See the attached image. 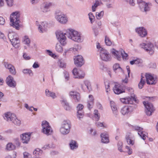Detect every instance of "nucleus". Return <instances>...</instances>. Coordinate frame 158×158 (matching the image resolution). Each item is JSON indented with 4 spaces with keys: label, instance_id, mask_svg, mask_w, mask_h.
Returning <instances> with one entry per match:
<instances>
[{
    "label": "nucleus",
    "instance_id": "55",
    "mask_svg": "<svg viewBox=\"0 0 158 158\" xmlns=\"http://www.w3.org/2000/svg\"><path fill=\"white\" fill-rule=\"evenodd\" d=\"M120 67L119 64L118 63L114 64L113 66V69L116 73L117 72V70Z\"/></svg>",
    "mask_w": 158,
    "mask_h": 158
},
{
    "label": "nucleus",
    "instance_id": "59",
    "mask_svg": "<svg viewBox=\"0 0 158 158\" xmlns=\"http://www.w3.org/2000/svg\"><path fill=\"white\" fill-rule=\"evenodd\" d=\"M99 68L100 69L103 71H105L107 70L104 64L102 63L100 64L99 65Z\"/></svg>",
    "mask_w": 158,
    "mask_h": 158
},
{
    "label": "nucleus",
    "instance_id": "47",
    "mask_svg": "<svg viewBox=\"0 0 158 158\" xmlns=\"http://www.w3.org/2000/svg\"><path fill=\"white\" fill-rule=\"evenodd\" d=\"M88 15L89 16V20L90 21L91 23H93L94 21L95 17L93 15V14L92 13H89L88 14Z\"/></svg>",
    "mask_w": 158,
    "mask_h": 158
},
{
    "label": "nucleus",
    "instance_id": "51",
    "mask_svg": "<svg viewBox=\"0 0 158 158\" xmlns=\"http://www.w3.org/2000/svg\"><path fill=\"white\" fill-rule=\"evenodd\" d=\"M78 93L76 91H71L69 93L70 96L73 98Z\"/></svg>",
    "mask_w": 158,
    "mask_h": 158
},
{
    "label": "nucleus",
    "instance_id": "16",
    "mask_svg": "<svg viewBox=\"0 0 158 158\" xmlns=\"http://www.w3.org/2000/svg\"><path fill=\"white\" fill-rule=\"evenodd\" d=\"M31 133L27 132L20 135V137L22 142L24 144H28L30 141Z\"/></svg>",
    "mask_w": 158,
    "mask_h": 158
},
{
    "label": "nucleus",
    "instance_id": "41",
    "mask_svg": "<svg viewBox=\"0 0 158 158\" xmlns=\"http://www.w3.org/2000/svg\"><path fill=\"white\" fill-rule=\"evenodd\" d=\"M143 77L141 76V80L138 84V86L140 89H141L143 88L144 85L145 83V79H143Z\"/></svg>",
    "mask_w": 158,
    "mask_h": 158
},
{
    "label": "nucleus",
    "instance_id": "10",
    "mask_svg": "<svg viewBox=\"0 0 158 158\" xmlns=\"http://www.w3.org/2000/svg\"><path fill=\"white\" fill-rule=\"evenodd\" d=\"M143 103L145 108V112L146 114L148 116H151L155 110L153 104L147 101H144Z\"/></svg>",
    "mask_w": 158,
    "mask_h": 158
},
{
    "label": "nucleus",
    "instance_id": "4",
    "mask_svg": "<svg viewBox=\"0 0 158 158\" xmlns=\"http://www.w3.org/2000/svg\"><path fill=\"white\" fill-rule=\"evenodd\" d=\"M4 119L7 121H11L15 125L20 126L21 121L18 119L15 114L10 112H7L4 114Z\"/></svg>",
    "mask_w": 158,
    "mask_h": 158
},
{
    "label": "nucleus",
    "instance_id": "30",
    "mask_svg": "<svg viewBox=\"0 0 158 158\" xmlns=\"http://www.w3.org/2000/svg\"><path fill=\"white\" fill-rule=\"evenodd\" d=\"M89 99L88 100L87 106L88 109L90 110L93 107L94 99L93 96L91 95H89Z\"/></svg>",
    "mask_w": 158,
    "mask_h": 158
},
{
    "label": "nucleus",
    "instance_id": "31",
    "mask_svg": "<svg viewBox=\"0 0 158 158\" xmlns=\"http://www.w3.org/2000/svg\"><path fill=\"white\" fill-rule=\"evenodd\" d=\"M69 146L70 149L72 150H74L77 148L78 144L76 141L72 140L69 143Z\"/></svg>",
    "mask_w": 158,
    "mask_h": 158
},
{
    "label": "nucleus",
    "instance_id": "19",
    "mask_svg": "<svg viewBox=\"0 0 158 158\" xmlns=\"http://www.w3.org/2000/svg\"><path fill=\"white\" fill-rule=\"evenodd\" d=\"M132 129L133 130L138 131V134L143 140L146 139V137L147 136V135L148 134L142 131L143 128H142L137 126H135L133 127Z\"/></svg>",
    "mask_w": 158,
    "mask_h": 158
},
{
    "label": "nucleus",
    "instance_id": "25",
    "mask_svg": "<svg viewBox=\"0 0 158 158\" xmlns=\"http://www.w3.org/2000/svg\"><path fill=\"white\" fill-rule=\"evenodd\" d=\"M84 107L83 105L81 104H79L77 107V115L78 118L80 119L82 118L84 115V113L82 111Z\"/></svg>",
    "mask_w": 158,
    "mask_h": 158
},
{
    "label": "nucleus",
    "instance_id": "11",
    "mask_svg": "<svg viewBox=\"0 0 158 158\" xmlns=\"http://www.w3.org/2000/svg\"><path fill=\"white\" fill-rule=\"evenodd\" d=\"M145 76L146 78L147 83L148 85H152L155 84L157 81L156 77L149 73H146Z\"/></svg>",
    "mask_w": 158,
    "mask_h": 158
},
{
    "label": "nucleus",
    "instance_id": "58",
    "mask_svg": "<svg viewBox=\"0 0 158 158\" xmlns=\"http://www.w3.org/2000/svg\"><path fill=\"white\" fill-rule=\"evenodd\" d=\"M121 55H122L123 59H126L127 58L128 55L124 51H122L121 52Z\"/></svg>",
    "mask_w": 158,
    "mask_h": 158
},
{
    "label": "nucleus",
    "instance_id": "24",
    "mask_svg": "<svg viewBox=\"0 0 158 158\" xmlns=\"http://www.w3.org/2000/svg\"><path fill=\"white\" fill-rule=\"evenodd\" d=\"M113 90L115 94H119L124 92L121 86L119 84L116 83L113 88Z\"/></svg>",
    "mask_w": 158,
    "mask_h": 158
},
{
    "label": "nucleus",
    "instance_id": "50",
    "mask_svg": "<svg viewBox=\"0 0 158 158\" xmlns=\"http://www.w3.org/2000/svg\"><path fill=\"white\" fill-rule=\"evenodd\" d=\"M125 148L127 149L126 152L128 153L129 155H130L132 153V150L128 146H125Z\"/></svg>",
    "mask_w": 158,
    "mask_h": 158
},
{
    "label": "nucleus",
    "instance_id": "48",
    "mask_svg": "<svg viewBox=\"0 0 158 158\" xmlns=\"http://www.w3.org/2000/svg\"><path fill=\"white\" fill-rule=\"evenodd\" d=\"M76 102H79L80 100L81 97L80 94L78 93L76 96L73 98Z\"/></svg>",
    "mask_w": 158,
    "mask_h": 158
},
{
    "label": "nucleus",
    "instance_id": "57",
    "mask_svg": "<svg viewBox=\"0 0 158 158\" xmlns=\"http://www.w3.org/2000/svg\"><path fill=\"white\" fill-rule=\"evenodd\" d=\"M96 46L98 50V51H100V52H101L102 50H105L101 47L100 44L98 43H97Z\"/></svg>",
    "mask_w": 158,
    "mask_h": 158
},
{
    "label": "nucleus",
    "instance_id": "34",
    "mask_svg": "<svg viewBox=\"0 0 158 158\" xmlns=\"http://www.w3.org/2000/svg\"><path fill=\"white\" fill-rule=\"evenodd\" d=\"M46 96L47 97H50L52 99H55L57 97L56 94L52 92L49 91L48 89H46L45 90Z\"/></svg>",
    "mask_w": 158,
    "mask_h": 158
},
{
    "label": "nucleus",
    "instance_id": "33",
    "mask_svg": "<svg viewBox=\"0 0 158 158\" xmlns=\"http://www.w3.org/2000/svg\"><path fill=\"white\" fill-rule=\"evenodd\" d=\"M7 6L9 7L12 6L14 4V0H5ZM4 0H0V7L3 6Z\"/></svg>",
    "mask_w": 158,
    "mask_h": 158
},
{
    "label": "nucleus",
    "instance_id": "7",
    "mask_svg": "<svg viewBox=\"0 0 158 158\" xmlns=\"http://www.w3.org/2000/svg\"><path fill=\"white\" fill-rule=\"evenodd\" d=\"M139 47L143 48L150 55H152L154 52L155 47L154 44L150 42L142 43L139 45Z\"/></svg>",
    "mask_w": 158,
    "mask_h": 158
},
{
    "label": "nucleus",
    "instance_id": "20",
    "mask_svg": "<svg viewBox=\"0 0 158 158\" xmlns=\"http://www.w3.org/2000/svg\"><path fill=\"white\" fill-rule=\"evenodd\" d=\"M151 4L146 2H143L139 6V8L140 10L143 12H144L147 14L148 12L150 10Z\"/></svg>",
    "mask_w": 158,
    "mask_h": 158
},
{
    "label": "nucleus",
    "instance_id": "45",
    "mask_svg": "<svg viewBox=\"0 0 158 158\" xmlns=\"http://www.w3.org/2000/svg\"><path fill=\"white\" fill-rule=\"evenodd\" d=\"M84 83L85 86L87 88V89L89 91L91 90V88L90 82L88 81H84Z\"/></svg>",
    "mask_w": 158,
    "mask_h": 158
},
{
    "label": "nucleus",
    "instance_id": "14",
    "mask_svg": "<svg viewBox=\"0 0 158 158\" xmlns=\"http://www.w3.org/2000/svg\"><path fill=\"white\" fill-rule=\"evenodd\" d=\"M100 57L104 61L107 62L111 59V57L109 52L106 50H103L100 53Z\"/></svg>",
    "mask_w": 158,
    "mask_h": 158
},
{
    "label": "nucleus",
    "instance_id": "5",
    "mask_svg": "<svg viewBox=\"0 0 158 158\" xmlns=\"http://www.w3.org/2000/svg\"><path fill=\"white\" fill-rule=\"evenodd\" d=\"M133 89L132 88L129 89V91L130 92L131 97H128L126 98H121L120 101L121 102L124 104H133V101L135 103H138L139 101L137 99L135 95L132 92H133Z\"/></svg>",
    "mask_w": 158,
    "mask_h": 158
},
{
    "label": "nucleus",
    "instance_id": "60",
    "mask_svg": "<svg viewBox=\"0 0 158 158\" xmlns=\"http://www.w3.org/2000/svg\"><path fill=\"white\" fill-rule=\"evenodd\" d=\"M5 23V19L1 16H0V25H3Z\"/></svg>",
    "mask_w": 158,
    "mask_h": 158
},
{
    "label": "nucleus",
    "instance_id": "26",
    "mask_svg": "<svg viewBox=\"0 0 158 158\" xmlns=\"http://www.w3.org/2000/svg\"><path fill=\"white\" fill-rule=\"evenodd\" d=\"M101 141L104 143H108L109 142V135L107 132L105 131L101 134Z\"/></svg>",
    "mask_w": 158,
    "mask_h": 158
},
{
    "label": "nucleus",
    "instance_id": "44",
    "mask_svg": "<svg viewBox=\"0 0 158 158\" xmlns=\"http://www.w3.org/2000/svg\"><path fill=\"white\" fill-rule=\"evenodd\" d=\"M96 126L98 127H103L104 128H106V126L105 123H101L99 122H96L95 123Z\"/></svg>",
    "mask_w": 158,
    "mask_h": 158
},
{
    "label": "nucleus",
    "instance_id": "40",
    "mask_svg": "<svg viewBox=\"0 0 158 158\" xmlns=\"http://www.w3.org/2000/svg\"><path fill=\"white\" fill-rule=\"evenodd\" d=\"M100 3L101 2L99 0H96L95 3L92 6V11L93 12L95 11L96 8L100 5Z\"/></svg>",
    "mask_w": 158,
    "mask_h": 158
},
{
    "label": "nucleus",
    "instance_id": "6",
    "mask_svg": "<svg viewBox=\"0 0 158 158\" xmlns=\"http://www.w3.org/2000/svg\"><path fill=\"white\" fill-rule=\"evenodd\" d=\"M8 37L12 45L16 48H18L20 45V40L18 35L14 32H9Z\"/></svg>",
    "mask_w": 158,
    "mask_h": 158
},
{
    "label": "nucleus",
    "instance_id": "28",
    "mask_svg": "<svg viewBox=\"0 0 158 158\" xmlns=\"http://www.w3.org/2000/svg\"><path fill=\"white\" fill-rule=\"evenodd\" d=\"M125 138L128 144L133 145L134 144V140L132 139L133 136L131 133H127L126 135Z\"/></svg>",
    "mask_w": 158,
    "mask_h": 158
},
{
    "label": "nucleus",
    "instance_id": "52",
    "mask_svg": "<svg viewBox=\"0 0 158 158\" xmlns=\"http://www.w3.org/2000/svg\"><path fill=\"white\" fill-rule=\"evenodd\" d=\"M75 48H72L69 49L70 51H72L74 54L77 53V51L78 45H76L75 46Z\"/></svg>",
    "mask_w": 158,
    "mask_h": 158
},
{
    "label": "nucleus",
    "instance_id": "21",
    "mask_svg": "<svg viewBox=\"0 0 158 158\" xmlns=\"http://www.w3.org/2000/svg\"><path fill=\"white\" fill-rule=\"evenodd\" d=\"M4 65L6 68L9 70L10 72L12 75H15L16 71L14 66L10 63L4 62Z\"/></svg>",
    "mask_w": 158,
    "mask_h": 158
},
{
    "label": "nucleus",
    "instance_id": "32",
    "mask_svg": "<svg viewBox=\"0 0 158 158\" xmlns=\"http://www.w3.org/2000/svg\"><path fill=\"white\" fill-rule=\"evenodd\" d=\"M61 103L65 110L69 111L71 109V106H69V103L66 99H63L61 101Z\"/></svg>",
    "mask_w": 158,
    "mask_h": 158
},
{
    "label": "nucleus",
    "instance_id": "37",
    "mask_svg": "<svg viewBox=\"0 0 158 158\" xmlns=\"http://www.w3.org/2000/svg\"><path fill=\"white\" fill-rule=\"evenodd\" d=\"M22 72L23 74H28L31 77L33 75V72L30 69H24L23 70Z\"/></svg>",
    "mask_w": 158,
    "mask_h": 158
},
{
    "label": "nucleus",
    "instance_id": "43",
    "mask_svg": "<svg viewBox=\"0 0 158 158\" xmlns=\"http://www.w3.org/2000/svg\"><path fill=\"white\" fill-rule=\"evenodd\" d=\"M105 41L106 45L107 46H110L112 44V42L110 40L107 35L105 36Z\"/></svg>",
    "mask_w": 158,
    "mask_h": 158
},
{
    "label": "nucleus",
    "instance_id": "1",
    "mask_svg": "<svg viewBox=\"0 0 158 158\" xmlns=\"http://www.w3.org/2000/svg\"><path fill=\"white\" fill-rule=\"evenodd\" d=\"M66 35L69 39L78 43L82 42L84 40L80 32L71 28L66 30Z\"/></svg>",
    "mask_w": 158,
    "mask_h": 158
},
{
    "label": "nucleus",
    "instance_id": "9",
    "mask_svg": "<svg viewBox=\"0 0 158 158\" xmlns=\"http://www.w3.org/2000/svg\"><path fill=\"white\" fill-rule=\"evenodd\" d=\"M66 33H64L61 31H57L56 32V37L61 44L63 46L66 45L67 43V38L65 36L66 35Z\"/></svg>",
    "mask_w": 158,
    "mask_h": 158
},
{
    "label": "nucleus",
    "instance_id": "29",
    "mask_svg": "<svg viewBox=\"0 0 158 158\" xmlns=\"http://www.w3.org/2000/svg\"><path fill=\"white\" fill-rule=\"evenodd\" d=\"M110 104L113 113L116 117L118 114L116 105L114 102L113 101H110Z\"/></svg>",
    "mask_w": 158,
    "mask_h": 158
},
{
    "label": "nucleus",
    "instance_id": "17",
    "mask_svg": "<svg viewBox=\"0 0 158 158\" xmlns=\"http://www.w3.org/2000/svg\"><path fill=\"white\" fill-rule=\"evenodd\" d=\"M55 18L61 23L64 24L67 21L66 15L61 13L56 14L55 16Z\"/></svg>",
    "mask_w": 158,
    "mask_h": 158
},
{
    "label": "nucleus",
    "instance_id": "49",
    "mask_svg": "<svg viewBox=\"0 0 158 158\" xmlns=\"http://www.w3.org/2000/svg\"><path fill=\"white\" fill-rule=\"evenodd\" d=\"M105 85L106 89V93H108V92L110 91L109 83L108 81H106L105 82Z\"/></svg>",
    "mask_w": 158,
    "mask_h": 158
},
{
    "label": "nucleus",
    "instance_id": "63",
    "mask_svg": "<svg viewBox=\"0 0 158 158\" xmlns=\"http://www.w3.org/2000/svg\"><path fill=\"white\" fill-rule=\"evenodd\" d=\"M89 133L92 135H95L96 133V131L92 128H91L89 130Z\"/></svg>",
    "mask_w": 158,
    "mask_h": 158
},
{
    "label": "nucleus",
    "instance_id": "8",
    "mask_svg": "<svg viewBox=\"0 0 158 158\" xmlns=\"http://www.w3.org/2000/svg\"><path fill=\"white\" fill-rule=\"evenodd\" d=\"M42 129L41 132L47 136L51 135L53 133L52 128L49 123L46 121H43L41 124Z\"/></svg>",
    "mask_w": 158,
    "mask_h": 158
},
{
    "label": "nucleus",
    "instance_id": "38",
    "mask_svg": "<svg viewBox=\"0 0 158 158\" xmlns=\"http://www.w3.org/2000/svg\"><path fill=\"white\" fill-rule=\"evenodd\" d=\"M15 146L11 143H8L6 146V149L7 151H11L15 149Z\"/></svg>",
    "mask_w": 158,
    "mask_h": 158
},
{
    "label": "nucleus",
    "instance_id": "27",
    "mask_svg": "<svg viewBox=\"0 0 158 158\" xmlns=\"http://www.w3.org/2000/svg\"><path fill=\"white\" fill-rule=\"evenodd\" d=\"M111 53L114 58L118 60H120L121 59V52L118 51L114 48L111 50Z\"/></svg>",
    "mask_w": 158,
    "mask_h": 158
},
{
    "label": "nucleus",
    "instance_id": "53",
    "mask_svg": "<svg viewBox=\"0 0 158 158\" xmlns=\"http://www.w3.org/2000/svg\"><path fill=\"white\" fill-rule=\"evenodd\" d=\"M59 65L60 68H65L66 67V64L64 62L61 60H60L59 61Z\"/></svg>",
    "mask_w": 158,
    "mask_h": 158
},
{
    "label": "nucleus",
    "instance_id": "46",
    "mask_svg": "<svg viewBox=\"0 0 158 158\" xmlns=\"http://www.w3.org/2000/svg\"><path fill=\"white\" fill-rule=\"evenodd\" d=\"M104 12L103 11H102L101 12H97L96 13V17L98 19H100L103 16Z\"/></svg>",
    "mask_w": 158,
    "mask_h": 158
},
{
    "label": "nucleus",
    "instance_id": "2",
    "mask_svg": "<svg viewBox=\"0 0 158 158\" xmlns=\"http://www.w3.org/2000/svg\"><path fill=\"white\" fill-rule=\"evenodd\" d=\"M20 16L19 12L17 11L13 12L10 16V25L17 30H18L20 27Z\"/></svg>",
    "mask_w": 158,
    "mask_h": 158
},
{
    "label": "nucleus",
    "instance_id": "56",
    "mask_svg": "<svg viewBox=\"0 0 158 158\" xmlns=\"http://www.w3.org/2000/svg\"><path fill=\"white\" fill-rule=\"evenodd\" d=\"M123 143L121 142H119L118 144V150L121 152H123L122 150Z\"/></svg>",
    "mask_w": 158,
    "mask_h": 158
},
{
    "label": "nucleus",
    "instance_id": "62",
    "mask_svg": "<svg viewBox=\"0 0 158 158\" xmlns=\"http://www.w3.org/2000/svg\"><path fill=\"white\" fill-rule=\"evenodd\" d=\"M64 74L65 79L67 80H68L69 78V74L68 72L67 71H64Z\"/></svg>",
    "mask_w": 158,
    "mask_h": 158
},
{
    "label": "nucleus",
    "instance_id": "13",
    "mask_svg": "<svg viewBox=\"0 0 158 158\" xmlns=\"http://www.w3.org/2000/svg\"><path fill=\"white\" fill-rule=\"evenodd\" d=\"M135 107L133 106H125L121 109L120 112L123 115H127L130 114L134 110Z\"/></svg>",
    "mask_w": 158,
    "mask_h": 158
},
{
    "label": "nucleus",
    "instance_id": "36",
    "mask_svg": "<svg viewBox=\"0 0 158 158\" xmlns=\"http://www.w3.org/2000/svg\"><path fill=\"white\" fill-rule=\"evenodd\" d=\"M23 44H26L29 46L30 44V41L28 36H24L23 39Z\"/></svg>",
    "mask_w": 158,
    "mask_h": 158
},
{
    "label": "nucleus",
    "instance_id": "39",
    "mask_svg": "<svg viewBox=\"0 0 158 158\" xmlns=\"http://www.w3.org/2000/svg\"><path fill=\"white\" fill-rule=\"evenodd\" d=\"M54 4L52 2H45L43 4V6L48 10H49L50 7L54 6Z\"/></svg>",
    "mask_w": 158,
    "mask_h": 158
},
{
    "label": "nucleus",
    "instance_id": "12",
    "mask_svg": "<svg viewBox=\"0 0 158 158\" xmlns=\"http://www.w3.org/2000/svg\"><path fill=\"white\" fill-rule=\"evenodd\" d=\"M36 24L38 26V30L40 32L43 33L47 31L48 26V23L47 22L44 21L39 23L38 21H36Z\"/></svg>",
    "mask_w": 158,
    "mask_h": 158
},
{
    "label": "nucleus",
    "instance_id": "61",
    "mask_svg": "<svg viewBox=\"0 0 158 158\" xmlns=\"http://www.w3.org/2000/svg\"><path fill=\"white\" fill-rule=\"evenodd\" d=\"M148 67L150 68H155L156 65V63H151L148 64Z\"/></svg>",
    "mask_w": 158,
    "mask_h": 158
},
{
    "label": "nucleus",
    "instance_id": "23",
    "mask_svg": "<svg viewBox=\"0 0 158 158\" xmlns=\"http://www.w3.org/2000/svg\"><path fill=\"white\" fill-rule=\"evenodd\" d=\"M135 31L141 37L145 36L147 34V30L143 27H139L136 28Z\"/></svg>",
    "mask_w": 158,
    "mask_h": 158
},
{
    "label": "nucleus",
    "instance_id": "42",
    "mask_svg": "<svg viewBox=\"0 0 158 158\" xmlns=\"http://www.w3.org/2000/svg\"><path fill=\"white\" fill-rule=\"evenodd\" d=\"M55 48L56 51L59 52H62L63 51V48L61 44L58 43L56 44Z\"/></svg>",
    "mask_w": 158,
    "mask_h": 158
},
{
    "label": "nucleus",
    "instance_id": "35",
    "mask_svg": "<svg viewBox=\"0 0 158 158\" xmlns=\"http://www.w3.org/2000/svg\"><path fill=\"white\" fill-rule=\"evenodd\" d=\"M42 153L43 151L38 148L35 149L33 152V154L35 157H39L42 155Z\"/></svg>",
    "mask_w": 158,
    "mask_h": 158
},
{
    "label": "nucleus",
    "instance_id": "64",
    "mask_svg": "<svg viewBox=\"0 0 158 158\" xmlns=\"http://www.w3.org/2000/svg\"><path fill=\"white\" fill-rule=\"evenodd\" d=\"M100 118V114H96L94 115V119L96 121H98Z\"/></svg>",
    "mask_w": 158,
    "mask_h": 158
},
{
    "label": "nucleus",
    "instance_id": "22",
    "mask_svg": "<svg viewBox=\"0 0 158 158\" xmlns=\"http://www.w3.org/2000/svg\"><path fill=\"white\" fill-rule=\"evenodd\" d=\"M74 63L77 66L81 67L84 63L83 57L81 55H78L74 59Z\"/></svg>",
    "mask_w": 158,
    "mask_h": 158
},
{
    "label": "nucleus",
    "instance_id": "18",
    "mask_svg": "<svg viewBox=\"0 0 158 158\" xmlns=\"http://www.w3.org/2000/svg\"><path fill=\"white\" fill-rule=\"evenodd\" d=\"M6 82L7 85L10 87L15 88L17 85L16 81L11 75H9L6 77Z\"/></svg>",
    "mask_w": 158,
    "mask_h": 158
},
{
    "label": "nucleus",
    "instance_id": "15",
    "mask_svg": "<svg viewBox=\"0 0 158 158\" xmlns=\"http://www.w3.org/2000/svg\"><path fill=\"white\" fill-rule=\"evenodd\" d=\"M73 77L75 78L82 79L85 76L84 72L82 70L74 68L72 71Z\"/></svg>",
    "mask_w": 158,
    "mask_h": 158
},
{
    "label": "nucleus",
    "instance_id": "54",
    "mask_svg": "<svg viewBox=\"0 0 158 158\" xmlns=\"http://www.w3.org/2000/svg\"><path fill=\"white\" fill-rule=\"evenodd\" d=\"M135 64H139V66L143 62L142 60L139 59H137L136 60H135Z\"/></svg>",
    "mask_w": 158,
    "mask_h": 158
},
{
    "label": "nucleus",
    "instance_id": "3",
    "mask_svg": "<svg viewBox=\"0 0 158 158\" xmlns=\"http://www.w3.org/2000/svg\"><path fill=\"white\" fill-rule=\"evenodd\" d=\"M71 128L70 121L68 119L64 120L62 123L60 128V132L63 135H66L69 134Z\"/></svg>",
    "mask_w": 158,
    "mask_h": 158
}]
</instances>
